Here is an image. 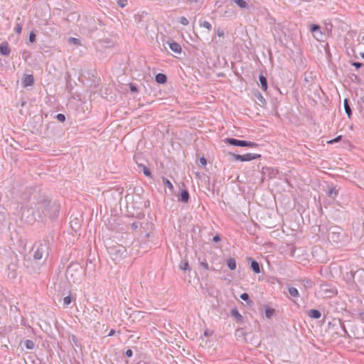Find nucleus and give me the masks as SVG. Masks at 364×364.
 I'll list each match as a JSON object with an SVG mask.
<instances>
[{
    "instance_id": "obj_1",
    "label": "nucleus",
    "mask_w": 364,
    "mask_h": 364,
    "mask_svg": "<svg viewBox=\"0 0 364 364\" xmlns=\"http://www.w3.org/2000/svg\"><path fill=\"white\" fill-rule=\"evenodd\" d=\"M60 204L52 202L48 197L41 196L38 198L34 208L28 209L33 215V220L35 221L43 222L47 217L55 220L58 217L60 212Z\"/></svg>"
},
{
    "instance_id": "obj_2",
    "label": "nucleus",
    "mask_w": 364,
    "mask_h": 364,
    "mask_svg": "<svg viewBox=\"0 0 364 364\" xmlns=\"http://www.w3.org/2000/svg\"><path fill=\"white\" fill-rule=\"evenodd\" d=\"M53 242V237L50 236H45L42 240L36 242L33 247V258L36 260H46L50 250V245Z\"/></svg>"
},
{
    "instance_id": "obj_3",
    "label": "nucleus",
    "mask_w": 364,
    "mask_h": 364,
    "mask_svg": "<svg viewBox=\"0 0 364 364\" xmlns=\"http://www.w3.org/2000/svg\"><path fill=\"white\" fill-rule=\"evenodd\" d=\"M82 271L81 265L77 262H71L65 272V277L70 282H78Z\"/></svg>"
},
{
    "instance_id": "obj_4",
    "label": "nucleus",
    "mask_w": 364,
    "mask_h": 364,
    "mask_svg": "<svg viewBox=\"0 0 364 364\" xmlns=\"http://www.w3.org/2000/svg\"><path fill=\"white\" fill-rule=\"evenodd\" d=\"M107 251L114 261L119 260L126 255L127 250L122 245L116 244L107 247Z\"/></svg>"
},
{
    "instance_id": "obj_5",
    "label": "nucleus",
    "mask_w": 364,
    "mask_h": 364,
    "mask_svg": "<svg viewBox=\"0 0 364 364\" xmlns=\"http://www.w3.org/2000/svg\"><path fill=\"white\" fill-rule=\"evenodd\" d=\"M224 141L232 146H240V147H257L258 146L255 142L245 141V140H240L235 138H226L224 139Z\"/></svg>"
},
{
    "instance_id": "obj_6",
    "label": "nucleus",
    "mask_w": 364,
    "mask_h": 364,
    "mask_svg": "<svg viewBox=\"0 0 364 364\" xmlns=\"http://www.w3.org/2000/svg\"><path fill=\"white\" fill-rule=\"evenodd\" d=\"M229 154L232 155L233 159L235 161H250L252 160L257 159L261 157L260 154H250V153L243 154V155L236 154H232V153H230Z\"/></svg>"
},
{
    "instance_id": "obj_7",
    "label": "nucleus",
    "mask_w": 364,
    "mask_h": 364,
    "mask_svg": "<svg viewBox=\"0 0 364 364\" xmlns=\"http://www.w3.org/2000/svg\"><path fill=\"white\" fill-rule=\"evenodd\" d=\"M7 277L10 279H14L17 277L18 264L16 262H10L7 266Z\"/></svg>"
},
{
    "instance_id": "obj_8",
    "label": "nucleus",
    "mask_w": 364,
    "mask_h": 364,
    "mask_svg": "<svg viewBox=\"0 0 364 364\" xmlns=\"http://www.w3.org/2000/svg\"><path fill=\"white\" fill-rule=\"evenodd\" d=\"M252 96L255 102L259 105L260 107H264L266 105V100L258 90H254L252 92Z\"/></svg>"
},
{
    "instance_id": "obj_9",
    "label": "nucleus",
    "mask_w": 364,
    "mask_h": 364,
    "mask_svg": "<svg viewBox=\"0 0 364 364\" xmlns=\"http://www.w3.org/2000/svg\"><path fill=\"white\" fill-rule=\"evenodd\" d=\"M22 86L27 87L34 84V77L33 75H24L21 79Z\"/></svg>"
},
{
    "instance_id": "obj_10",
    "label": "nucleus",
    "mask_w": 364,
    "mask_h": 364,
    "mask_svg": "<svg viewBox=\"0 0 364 364\" xmlns=\"http://www.w3.org/2000/svg\"><path fill=\"white\" fill-rule=\"evenodd\" d=\"M11 53L9 44L7 41H4L0 44V54L4 56H9Z\"/></svg>"
},
{
    "instance_id": "obj_11",
    "label": "nucleus",
    "mask_w": 364,
    "mask_h": 364,
    "mask_svg": "<svg viewBox=\"0 0 364 364\" xmlns=\"http://www.w3.org/2000/svg\"><path fill=\"white\" fill-rule=\"evenodd\" d=\"M247 260L250 262V268L255 273L259 274L261 272V267L256 260L251 257H248Z\"/></svg>"
},
{
    "instance_id": "obj_12",
    "label": "nucleus",
    "mask_w": 364,
    "mask_h": 364,
    "mask_svg": "<svg viewBox=\"0 0 364 364\" xmlns=\"http://www.w3.org/2000/svg\"><path fill=\"white\" fill-rule=\"evenodd\" d=\"M235 335L237 339L243 338L245 342H248V337L251 336V333H245L242 328H238L236 330Z\"/></svg>"
},
{
    "instance_id": "obj_13",
    "label": "nucleus",
    "mask_w": 364,
    "mask_h": 364,
    "mask_svg": "<svg viewBox=\"0 0 364 364\" xmlns=\"http://www.w3.org/2000/svg\"><path fill=\"white\" fill-rule=\"evenodd\" d=\"M190 198V195L188 191L186 189H183L181 191L180 195L178 196V200L186 203L188 202Z\"/></svg>"
},
{
    "instance_id": "obj_14",
    "label": "nucleus",
    "mask_w": 364,
    "mask_h": 364,
    "mask_svg": "<svg viewBox=\"0 0 364 364\" xmlns=\"http://www.w3.org/2000/svg\"><path fill=\"white\" fill-rule=\"evenodd\" d=\"M168 45H169L170 49L173 52H174L176 53H181V50H182L181 46L177 42L171 41V42L168 43Z\"/></svg>"
},
{
    "instance_id": "obj_15",
    "label": "nucleus",
    "mask_w": 364,
    "mask_h": 364,
    "mask_svg": "<svg viewBox=\"0 0 364 364\" xmlns=\"http://www.w3.org/2000/svg\"><path fill=\"white\" fill-rule=\"evenodd\" d=\"M230 315L234 317L237 321L242 323L244 321V317L240 314L237 309H232L230 311Z\"/></svg>"
},
{
    "instance_id": "obj_16",
    "label": "nucleus",
    "mask_w": 364,
    "mask_h": 364,
    "mask_svg": "<svg viewBox=\"0 0 364 364\" xmlns=\"http://www.w3.org/2000/svg\"><path fill=\"white\" fill-rule=\"evenodd\" d=\"M326 194L329 198L335 199L338 194V190L336 189V186H328V190L326 192Z\"/></svg>"
},
{
    "instance_id": "obj_17",
    "label": "nucleus",
    "mask_w": 364,
    "mask_h": 364,
    "mask_svg": "<svg viewBox=\"0 0 364 364\" xmlns=\"http://www.w3.org/2000/svg\"><path fill=\"white\" fill-rule=\"evenodd\" d=\"M259 81L260 83L261 88L264 91H267L268 88V84H267V80L265 76H264L262 74H260L259 75Z\"/></svg>"
},
{
    "instance_id": "obj_18",
    "label": "nucleus",
    "mask_w": 364,
    "mask_h": 364,
    "mask_svg": "<svg viewBox=\"0 0 364 364\" xmlns=\"http://www.w3.org/2000/svg\"><path fill=\"white\" fill-rule=\"evenodd\" d=\"M287 288L288 289V291L289 293V294L294 297V298H299V291L297 290L296 288L294 287H291V285H287Z\"/></svg>"
},
{
    "instance_id": "obj_19",
    "label": "nucleus",
    "mask_w": 364,
    "mask_h": 364,
    "mask_svg": "<svg viewBox=\"0 0 364 364\" xmlns=\"http://www.w3.org/2000/svg\"><path fill=\"white\" fill-rule=\"evenodd\" d=\"M155 80L159 84H164L167 81V77L164 73H158L155 75Z\"/></svg>"
},
{
    "instance_id": "obj_20",
    "label": "nucleus",
    "mask_w": 364,
    "mask_h": 364,
    "mask_svg": "<svg viewBox=\"0 0 364 364\" xmlns=\"http://www.w3.org/2000/svg\"><path fill=\"white\" fill-rule=\"evenodd\" d=\"M343 105L346 114L348 115V118H350L352 115V110L350 106V101L348 99L346 98L344 100Z\"/></svg>"
},
{
    "instance_id": "obj_21",
    "label": "nucleus",
    "mask_w": 364,
    "mask_h": 364,
    "mask_svg": "<svg viewBox=\"0 0 364 364\" xmlns=\"http://www.w3.org/2000/svg\"><path fill=\"white\" fill-rule=\"evenodd\" d=\"M309 316L314 319H318L321 316V313L317 309H311L308 313Z\"/></svg>"
},
{
    "instance_id": "obj_22",
    "label": "nucleus",
    "mask_w": 364,
    "mask_h": 364,
    "mask_svg": "<svg viewBox=\"0 0 364 364\" xmlns=\"http://www.w3.org/2000/svg\"><path fill=\"white\" fill-rule=\"evenodd\" d=\"M223 16L224 18H230V19L235 18H236V13L232 9H228L226 11H225Z\"/></svg>"
},
{
    "instance_id": "obj_23",
    "label": "nucleus",
    "mask_w": 364,
    "mask_h": 364,
    "mask_svg": "<svg viewBox=\"0 0 364 364\" xmlns=\"http://www.w3.org/2000/svg\"><path fill=\"white\" fill-rule=\"evenodd\" d=\"M226 264H227L228 267L230 270H235L237 267L236 260L232 257L228 258L227 259Z\"/></svg>"
},
{
    "instance_id": "obj_24",
    "label": "nucleus",
    "mask_w": 364,
    "mask_h": 364,
    "mask_svg": "<svg viewBox=\"0 0 364 364\" xmlns=\"http://www.w3.org/2000/svg\"><path fill=\"white\" fill-rule=\"evenodd\" d=\"M264 314L265 316L267 318H271L275 314V309L267 306H265Z\"/></svg>"
},
{
    "instance_id": "obj_25",
    "label": "nucleus",
    "mask_w": 364,
    "mask_h": 364,
    "mask_svg": "<svg viewBox=\"0 0 364 364\" xmlns=\"http://www.w3.org/2000/svg\"><path fill=\"white\" fill-rule=\"evenodd\" d=\"M240 9L248 8V4L245 0H232Z\"/></svg>"
},
{
    "instance_id": "obj_26",
    "label": "nucleus",
    "mask_w": 364,
    "mask_h": 364,
    "mask_svg": "<svg viewBox=\"0 0 364 364\" xmlns=\"http://www.w3.org/2000/svg\"><path fill=\"white\" fill-rule=\"evenodd\" d=\"M14 30H15L16 33H17L18 34H20L21 33L22 23H21L20 17H18L16 18V27H15Z\"/></svg>"
},
{
    "instance_id": "obj_27",
    "label": "nucleus",
    "mask_w": 364,
    "mask_h": 364,
    "mask_svg": "<svg viewBox=\"0 0 364 364\" xmlns=\"http://www.w3.org/2000/svg\"><path fill=\"white\" fill-rule=\"evenodd\" d=\"M240 299L245 301L247 302V304L248 305H251L253 304L252 301L250 299V296L247 293H242L241 295H240Z\"/></svg>"
},
{
    "instance_id": "obj_28",
    "label": "nucleus",
    "mask_w": 364,
    "mask_h": 364,
    "mask_svg": "<svg viewBox=\"0 0 364 364\" xmlns=\"http://www.w3.org/2000/svg\"><path fill=\"white\" fill-rule=\"evenodd\" d=\"M199 25L202 27L207 28L208 31H210L212 29V25L208 21L200 20Z\"/></svg>"
},
{
    "instance_id": "obj_29",
    "label": "nucleus",
    "mask_w": 364,
    "mask_h": 364,
    "mask_svg": "<svg viewBox=\"0 0 364 364\" xmlns=\"http://www.w3.org/2000/svg\"><path fill=\"white\" fill-rule=\"evenodd\" d=\"M313 77L311 76V73L309 75L307 73L304 74V82L307 84L308 86H310L312 83Z\"/></svg>"
},
{
    "instance_id": "obj_30",
    "label": "nucleus",
    "mask_w": 364,
    "mask_h": 364,
    "mask_svg": "<svg viewBox=\"0 0 364 364\" xmlns=\"http://www.w3.org/2000/svg\"><path fill=\"white\" fill-rule=\"evenodd\" d=\"M139 166L142 168L143 173L146 176H149V177L151 176V172L148 167H146L145 165H143V164H139Z\"/></svg>"
},
{
    "instance_id": "obj_31",
    "label": "nucleus",
    "mask_w": 364,
    "mask_h": 364,
    "mask_svg": "<svg viewBox=\"0 0 364 364\" xmlns=\"http://www.w3.org/2000/svg\"><path fill=\"white\" fill-rule=\"evenodd\" d=\"M24 345L27 349L32 350L35 347V343L31 340H26L24 342Z\"/></svg>"
},
{
    "instance_id": "obj_32",
    "label": "nucleus",
    "mask_w": 364,
    "mask_h": 364,
    "mask_svg": "<svg viewBox=\"0 0 364 364\" xmlns=\"http://www.w3.org/2000/svg\"><path fill=\"white\" fill-rule=\"evenodd\" d=\"M247 343H250L251 344H253L255 346L259 345L258 340L257 339V338H255V336L254 335H252V334H251V336H250L248 337V342Z\"/></svg>"
},
{
    "instance_id": "obj_33",
    "label": "nucleus",
    "mask_w": 364,
    "mask_h": 364,
    "mask_svg": "<svg viewBox=\"0 0 364 364\" xmlns=\"http://www.w3.org/2000/svg\"><path fill=\"white\" fill-rule=\"evenodd\" d=\"M310 30L312 33L319 32L321 33V27L318 24H311Z\"/></svg>"
},
{
    "instance_id": "obj_34",
    "label": "nucleus",
    "mask_w": 364,
    "mask_h": 364,
    "mask_svg": "<svg viewBox=\"0 0 364 364\" xmlns=\"http://www.w3.org/2000/svg\"><path fill=\"white\" fill-rule=\"evenodd\" d=\"M359 271H357L356 272H353V271H350V272H348L346 274V278L348 281H353L354 282V277L355 274L358 272Z\"/></svg>"
},
{
    "instance_id": "obj_35",
    "label": "nucleus",
    "mask_w": 364,
    "mask_h": 364,
    "mask_svg": "<svg viewBox=\"0 0 364 364\" xmlns=\"http://www.w3.org/2000/svg\"><path fill=\"white\" fill-rule=\"evenodd\" d=\"M162 181H163L164 184L165 186H166L168 188H170L171 190L173 189V184L171 183V181L168 178L163 177Z\"/></svg>"
},
{
    "instance_id": "obj_36",
    "label": "nucleus",
    "mask_w": 364,
    "mask_h": 364,
    "mask_svg": "<svg viewBox=\"0 0 364 364\" xmlns=\"http://www.w3.org/2000/svg\"><path fill=\"white\" fill-rule=\"evenodd\" d=\"M72 300H73V297L70 294L67 296H65L64 299H63V304L64 306H68V305H70L72 302Z\"/></svg>"
},
{
    "instance_id": "obj_37",
    "label": "nucleus",
    "mask_w": 364,
    "mask_h": 364,
    "mask_svg": "<svg viewBox=\"0 0 364 364\" xmlns=\"http://www.w3.org/2000/svg\"><path fill=\"white\" fill-rule=\"evenodd\" d=\"M36 39V35L33 31H31L29 33L28 40L31 43H34Z\"/></svg>"
},
{
    "instance_id": "obj_38",
    "label": "nucleus",
    "mask_w": 364,
    "mask_h": 364,
    "mask_svg": "<svg viewBox=\"0 0 364 364\" xmlns=\"http://www.w3.org/2000/svg\"><path fill=\"white\" fill-rule=\"evenodd\" d=\"M180 269H183V270H187V269H189V264H188V262L187 260L181 262V264H180Z\"/></svg>"
},
{
    "instance_id": "obj_39",
    "label": "nucleus",
    "mask_w": 364,
    "mask_h": 364,
    "mask_svg": "<svg viewBox=\"0 0 364 364\" xmlns=\"http://www.w3.org/2000/svg\"><path fill=\"white\" fill-rule=\"evenodd\" d=\"M129 90L132 93H135L139 91L138 87L135 84H133V83L129 84Z\"/></svg>"
},
{
    "instance_id": "obj_40",
    "label": "nucleus",
    "mask_w": 364,
    "mask_h": 364,
    "mask_svg": "<svg viewBox=\"0 0 364 364\" xmlns=\"http://www.w3.org/2000/svg\"><path fill=\"white\" fill-rule=\"evenodd\" d=\"M55 118L57 119L58 121H59L60 122H64L66 119L65 114H61V113L56 114Z\"/></svg>"
},
{
    "instance_id": "obj_41",
    "label": "nucleus",
    "mask_w": 364,
    "mask_h": 364,
    "mask_svg": "<svg viewBox=\"0 0 364 364\" xmlns=\"http://www.w3.org/2000/svg\"><path fill=\"white\" fill-rule=\"evenodd\" d=\"M178 22L183 26H187L189 23L188 20L185 16L180 17Z\"/></svg>"
},
{
    "instance_id": "obj_42",
    "label": "nucleus",
    "mask_w": 364,
    "mask_h": 364,
    "mask_svg": "<svg viewBox=\"0 0 364 364\" xmlns=\"http://www.w3.org/2000/svg\"><path fill=\"white\" fill-rule=\"evenodd\" d=\"M350 78L352 82H355L357 83H359L360 81V78L355 74H351Z\"/></svg>"
},
{
    "instance_id": "obj_43",
    "label": "nucleus",
    "mask_w": 364,
    "mask_h": 364,
    "mask_svg": "<svg viewBox=\"0 0 364 364\" xmlns=\"http://www.w3.org/2000/svg\"><path fill=\"white\" fill-rule=\"evenodd\" d=\"M68 41L70 43H73V44L77 45V46L80 44V41L78 38H76L70 37L68 39Z\"/></svg>"
},
{
    "instance_id": "obj_44",
    "label": "nucleus",
    "mask_w": 364,
    "mask_h": 364,
    "mask_svg": "<svg viewBox=\"0 0 364 364\" xmlns=\"http://www.w3.org/2000/svg\"><path fill=\"white\" fill-rule=\"evenodd\" d=\"M331 237V239L334 241V242H336L337 240H338L339 238V235H336L335 232H331V233H328V238Z\"/></svg>"
},
{
    "instance_id": "obj_45",
    "label": "nucleus",
    "mask_w": 364,
    "mask_h": 364,
    "mask_svg": "<svg viewBox=\"0 0 364 364\" xmlns=\"http://www.w3.org/2000/svg\"><path fill=\"white\" fill-rule=\"evenodd\" d=\"M342 137H343V136H341V135H340V136H336V138H334V139H331V140L328 141L327 143H328V144H333V143L338 142V141H340L342 139Z\"/></svg>"
},
{
    "instance_id": "obj_46",
    "label": "nucleus",
    "mask_w": 364,
    "mask_h": 364,
    "mask_svg": "<svg viewBox=\"0 0 364 364\" xmlns=\"http://www.w3.org/2000/svg\"><path fill=\"white\" fill-rule=\"evenodd\" d=\"M199 265H200V267H203V269H205L206 270L210 269L209 265H208V264L207 263V262L205 260L203 261V262H200Z\"/></svg>"
},
{
    "instance_id": "obj_47",
    "label": "nucleus",
    "mask_w": 364,
    "mask_h": 364,
    "mask_svg": "<svg viewBox=\"0 0 364 364\" xmlns=\"http://www.w3.org/2000/svg\"><path fill=\"white\" fill-rule=\"evenodd\" d=\"M326 291L328 293V297H331L337 294V290L333 289L326 290Z\"/></svg>"
},
{
    "instance_id": "obj_48",
    "label": "nucleus",
    "mask_w": 364,
    "mask_h": 364,
    "mask_svg": "<svg viewBox=\"0 0 364 364\" xmlns=\"http://www.w3.org/2000/svg\"><path fill=\"white\" fill-rule=\"evenodd\" d=\"M302 282L306 287H311L312 285V282L309 279H305Z\"/></svg>"
},
{
    "instance_id": "obj_49",
    "label": "nucleus",
    "mask_w": 364,
    "mask_h": 364,
    "mask_svg": "<svg viewBox=\"0 0 364 364\" xmlns=\"http://www.w3.org/2000/svg\"><path fill=\"white\" fill-rule=\"evenodd\" d=\"M352 65H353L356 69H358L363 66V63L360 62H352Z\"/></svg>"
},
{
    "instance_id": "obj_50",
    "label": "nucleus",
    "mask_w": 364,
    "mask_h": 364,
    "mask_svg": "<svg viewBox=\"0 0 364 364\" xmlns=\"http://www.w3.org/2000/svg\"><path fill=\"white\" fill-rule=\"evenodd\" d=\"M125 355L128 358H131L132 355H133V351L132 349H127L126 351H125Z\"/></svg>"
},
{
    "instance_id": "obj_51",
    "label": "nucleus",
    "mask_w": 364,
    "mask_h": 364,
    "mask_svg": "<svg viewBox=\"0 0 364 364\" xmlns=\"http://www.w3.org/2000/svg\"><path fill=\"white\" fill-rule=\"evenodd\" d=\"M118 4L119 5V6L124 7L127 4V0H119L118 1Z\"/></svg>"
},
{
    "instance_id": "obj_52",
    "label": "nucleus",
    "mask_w": 364,
    "mask_h": 364,
    "mask_svg": "<svg viewBox=\"0 0 364 364\" xmlns=\"http://www.w3.org/2000/svg\"><path fill=\"white\" fill-rule=\"evenodd\" d=\"M340 323H341V328L343 331L344 336H346V335L348 336V331H347V330L346 328V326H345L344 323H341V321H340Z\"/></svg>"
},
{
    "instance_id": "obj_53",
    "label": "nucleus",
    "mask_w": 364,
    "mask_h": 364,
    "mask_svg": "<svg viewBox=\"0 0 364 364\" xmlns=\"http://www.w3.org/2000/svg\"><path fill=\"white\" fill-rule=\"evenodd\" d=\"M200 162L203 166H205L207 164V159L204 156H202L200 158Z\"/></svg>"
},
{
    "instance_id": "obj_54",
    "label": "nucleus",
    "mask_w": 364,
    "mask_h": 364,
    "mask_svg": "<svg viewBox=\"0 0 364 364\" xmlns=\"http://www.w3.org/2000/svg\"><path fill=\"white\" fill-rule=\"evenodd\" d=\"M220 240H221V238L219 235H216L213 237V241L215 242H220Z\"/></svg>"
},
{
    "instance_id": "obj_55",
    "label": "nucleus",
    "mask_w": 364,
    "mask_h": 364,
    "mask_svg": "<svg viewBox=\"0 0 364 364\" xmlns=\"http://www.w3.org/2000/svg\"><path fill=\"white\" fill-rule=\"evenodd\" d=\"M141 311H134L132 316H134V318H139V316L141 315Z\"/></svg>"
},
{
    "instance_id": "obj_56",
    "label": "nucleus",
    "mask_w": 364,
    "mask_h": 364,
    "mask_svg": "<svg viewBox=\"0 0 364 364\" xmlns=\"http://www.w3.org/2000/svg\"><path fill=\"white\" fill-rule=\"evenodd\" d=\"M217 34L218 36H224V31L223 30H221L220 28H218L217 30Z\"/></svg>"
},
{
    "instance_id": "obj_57",
    "label": "nucleus",
    "mask_w": 364,
    "mask_h": 364,
    "mask_svg": "<svg viewBox=\"0 0 364 364\" xmlns=\"http://www.w3.org/2000/svg\"><path fill=\"white\" fill-rule=\"evenodd\" d=\"M131 227L132 229L136 230L138 228V223L136 222H134L131 224Z\"/></svg>"
},
{
    "instance_id": "obj_58",
    "label": "nucleus",
    "mask_w": 364,
    "mask_h": 364,
    "mask_svg": "<svg viewBox=\"0 0 364 364\" xmlns=\"http://www.w3.org/2000/svg\"><path fill=\"white\" fill-rule=\"evenodd\" d=\"M115 333V331L114 329H112L109 333H108V336H112Z\"/></svg>"
},
{
    "instance_id": "obj_59",
    "label": "nucleus",
    "mask_w": 364,
    "mask_h": 364,
    "mask_svg": "<svg viewBox=\"0 0 364 364\" xmlns=\"http://www.w3.org/2000/svg\"><path fill=\"white\" fill-rule=\"evenodd\" d=\"M210 335V333L208 332V331H205L204 332V336H209Z\"/></svg>"
},
{
    "instance_id": "obj_60",
    "label": "nucleus",
    "mask_w": 364,
    "mask_h": 364,
    "mask_svg": "<svg viewBox=\"0 0 364 364\" xmlns=\"http://www.w3.org/2000/svg\"><path fill=\"white\" fill-rule=\"evenodd\" d=\"M73 341L77 345V338L75 336H73Z\"/></svg>"
},
{
    "instance_id": "obj_61",
    "label": "nucleus",
    "mask_w": 364,
    "mask_h": 364,
    "mask_svg": "<svg viewBox=\"0 0 364 364\" xmlns=\"http://www.w3.org/2000/svg\"><path fill=\"white\" fill-rule=\"evenodd\" d=\"M190 3H196L198 0H188Z\"/></svg>"
},
{
    "instance_id": "obj_62",
    "label": "nucleus",
    "mask_w": 364,
    "mask_h": 364,
    "mask_svg": "<svg viewBox=\"0 0 364 364\" xmlns=\"http://www.w3.org/2000/svg\"><path fill=\"white\" fill-rule=\"evenodd\" d=\"M149 205V200H146L144 203L145 207Z\"/></svg>"
},
{
    "instance_id": "obj_63",
    "label": "nucleus",
    "mask_w": 364,
    "mask_h": 364,
    "mask_svg": "<svg viewBox=\"0 0 364 364\" xmlns=\"http://www.w3.org/2000/svg\"><path fill=\"white\" fill-rule=\"evenodd\" d=\"M361 57L364 59V52L361 53Z\"/></svg>"
},
{
    "instance_id": "obj_64",
    "label": "nucleus",
    "mask_w": 364,
    "mask_h": 364,
    "mask_svg": "<svg viewBox=\"0 0 364 364\" xmlns=\"http://www.w3.org/2000/svg\"><path fill=\"white\" fill-rule=\"evenodd\" d=\"M211 269L213 270V271L216 270L214 267H213Z\"/></svg>"
}]
</instances>
